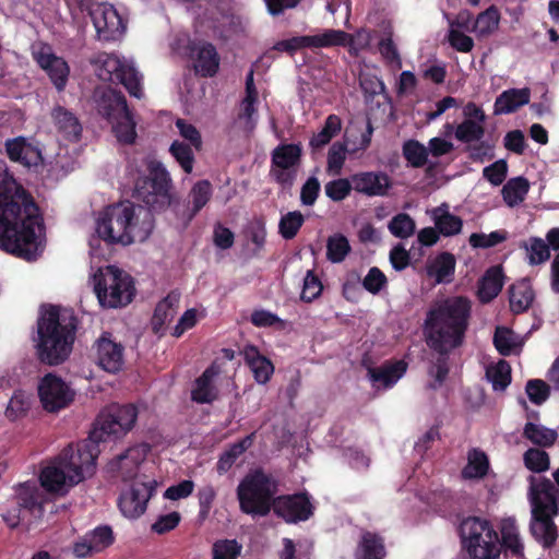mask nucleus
Segmentation results:
<instances>
[{"instance_id": "6ab92c4d", "label": "nucleus", "mask_w": 559, "mask_h": 559, "mask_svg": "<svg viewBox=\"0 0 559 559\" xmlns=\"http://www.w3.org/2000/svg\"><path fill=\"white\" fill-rule=\"evenodd\" d=\"M94 100L98 114L110 121L126 115L129 110L126 97L120 92L109 87L95 90Z\"/></svg>"}, {"instance_id": "f3484780", "label": "nucleus", "mask_w": 559, "mask_h": 559, "mask_svg": "<svg viewBox=\"0 0 559 559\" xmlns=\"http://www.w3.org/2000/svg\"><path fill=\"white\" fill-rule=\"evenodd\" d=\"M153 486L146 483H135L123 492L119 499V508L124 516L136 519L146 510V504L153 495Z\"/></svg>"}, {"instance_id": "39448f33", "label": "nucleus", "mask_w": 559, "mask_h": 559, "mask_svg": "<svg viewBox=\"0 0 559 559\" xmlns=\"http://www.w3.org/2000/svg\"><path fill=\"white\" fill-rule=\"evenodd\" d=\"M153 229L150 211L129 201L107 206L96 222V233L108 243L144 241Z\"/></svg>"}, {"instance_id": "de8ad7c7", "label": "nucleus", "mask_w": 559, "mask_h": 559, "mask_svg": "<svg viewBox=\"0 0 559 559\" xmlns=\"http://www.w3.org/2000/svg\"><path fill=\"white\" fill-rule=\"evenodd\" d=\"M112 129L119 142L124 144H132L136 138L135 122L132 119L130 110L126 115H121L114 120Z\"/></svg>"}, {"instance_id": "cd10ccee", "label": "nucleus", "mask_w": 559, "mask_h": 559, "mask_svg": "<svg viewBox=\"0 0 559 559\" xmlns=\"http://www.w3.org/2000/svg\"><path fill=\"white\" fill-rule=\"evenodd\" d=\"M406 367L403 360L388 362L378 368H369L368 376L374 386L390 388L404 374Z\"/></svg>"}, {"instance_id": "473e14b6", "label": "nucleus", "mask_w": 559, "mask_h": 559, "mask_svg": "<svg viewBox=\"0 0 559 559\" xmlns=\"http://www.w3.org/2000/svg\"><path fill=\"white\" fill-rule=\"evenodd\" d=\"M213 193L212 185L209 180H199L191 188L188 194L190 209L183 213L186 219H192L211 200Z\"/></svg>"}, {"instance_id": "a19ab883", "label": "nucleus", "mask_w": 559, "mask_h": 559, "mask_svg": "<svg viewBox=\"0 0 559 559\" xmlns=\"http://www.w3.org/2000/svg\"><path fill=\"white\" fill-rule=\"evenodd\" d=\"M342 128V121L338 116L330 115L324 122L323 128L310 140V146L313 150H320L338 134Z\"/></svg>"}, {"instance_id": "680f3d73", "label": "nucleus", "mask_w": 559, "mask_h": 559, "mask_svg": "<svg viewBox=\"0 0 559 559\" xmlns=\"http://www.w3.org/2000/svg\"><path fill=\"white\" fill-rule=\"evenodd\" d=\"M241 545L235 539L217 540L213 545V559H237Z\"/></svg>"}, {"instance_id": "e433bc0d", "label": "nucleus", "mask_w": 559, "mask_h": 559, "mask_svg": "<svg viewBox=\"0 0 559 559\" xmlns=\"http://www.w3.org/2000/svg\"><path fill=\"white\" fill-rule=\"evenodd\" d=\"M523 436L533 444L540 448H550L555 444L558 433L555 429L543 425L526 423L523 429Z\"/></svg>"}, {"instance_id": "c03bdc74", "label": "nucleus", "mask_w": 559, "mask_h": 559, "mask_svg": "<svg viewBox=\"0 0 559 559\" xmlns=\"http://www.w3.org/2000/svg\"><path fill=\"white\" fill-rule=\"evenodd\" d=\"M359 548L361 556L358 559H383L385 556L382 538L370 532L362 534Z\"/></svg>"}, {"instance_id": "412c9836", "label": "nucleus", "mask_w": 559, "mask_h": 559, "mask_svg": "<svg viewBox=\"0 0 559 559\" xmlns=\"http://www.w3.org/2000/svg\"><path fill=\"white\" fill-rule=\"evenodd\" d=\"M147 451L148 447L144 444L129 448L109 463V468L111 472L119 473L124 480L132 479L140 464L145 460Z\"/></svg>"}, {"instance_id": "6e6552de", "label": "nucleus", "mask_w": 559, "mask_h": 559, "mask_svg": "<svg viewBox=\"0 0 559 559\" xmlns=\"http://www.w3.org/2000/svg\"><path fill=\"white\" fill-rule=\"evenodd\" d=\"M94 290L99 304L107 308L127 306L134 295L131 276L114 265L99 269L95 273Z\"/></svg>"}, {"instance_id": "c9c22d12", "label": "nucleus", "mask_w": 559, "mask_h": 559, "mask_svg": "<svg viewBox=\"0 0 559 559\" xmlns=\"http://www.w3.org/2000/svg\"><path fill=\"white\" fill-rule=\"evenodd\" d=\"M509 295L510 308L515 313H521L528 309L534 299V292L525 280L512 285L509 288Z\"/></svg>"}, {"instance_id": "393cba45", "label": "nucleus", "mask_w": 559, "mask_h": 559, "mask_svg": "<svg viewBox=\"0 0 559 559\" xmlns=\"http://www.w3.org/2000/svg\"><path fill=\"white\" fill-rule=\"evenodd\" d=\"M51 117L57 131L68 141L76 142L82 134V126L76 116L68 109L58 106L53 108Z\"/></svg>"}, {"instance_id": "052dcab7", "label": "nucleus", "mask_w": 559, "mask_h": 559, "mask_svg": "<svg viewBox=\"0 0 559 559\" xmlns=\"http://www.w3.org/2000/svg\"><path fill=\"white\" fill-rule=\"evenodd\" d=\"M353 182L345 178L329 181L324 186V191L328 198L332 201L338 202L344 200L352 191Z\"/></svg>"}, {"instance_id": "a18cd8bd", "label": "nucleus", "mask_w": 559, "mask_h": 559, "mask_svg": "<svg viewBox=\"0 0 559 559\" xmlns=\"http://www.w3.org/2000/svg\"><path fill=\"white\" fill-rule=\"evenodd\" d=\"M525 467L536 474H542L550 468L549 454L538 448H530L523 454Z\"/></svg>"}, {"instance_id": "b1692460", "label": "nucleus", "mask_w": 559, "mask_h": 559, "mask_svg": "<svg viewBox=\"0 0 559 559\" xmlns=\"http://www.w3.org/2000/svg\"><path fill=\"white\" fill-rule=\"evenodd\" d=\"M531 100V90L524 88H510L503 91L497 98L493 105V115H507L516 111L520 107L528 104Z\"/></svg>"}, {"instance_id": "aec40b11", "label": "nucleus", "mask_w": 559, "mask_h": 559, "mask_svg": "<svg viewBox=\"0 0 559 559\" xmlns=\"http://www.w3.org/2000/svg\"><path fill=\"white\" fill-rule=\"evenodd\" d=\"M34 57L39 67L47 72L55 87L59 92L63 91L70 72L68 63L46 47L35 52Z\"/></svg>"}, {"instance_id": "603ef678", "label": "nucleus", "mask_w": 559, "mask_h": 559, "mask_svg": "<svg viewBox=\"0 0 559 559\" xmlns=\"http://www.w3.org/2000/svg\"><path fill=\"white\" fill-rule=\"evenodd\" d=\"M37 486L35 483L20 484L16 488V507L22 512L32 511L37 504Z\"/></svg>"}, {"instance_id": "5701e85b", "label": "nucleus", "mask_w": 559, "mask_h": 559, "mask_svg": "<svg viewBox=\"0 0 559 559\" xmlns=\"http://www.w3.org/2000/svg\"><path fill=\"white\" fill-rule=\"evenodd\" d=\"M7 154L13 162L26 167L36 166L41 162L40 151L27 143L24 138H15L5 142Z\"/></svg>"}, {"instance_id": "5fc2aeb1", "label": "nucleus", "mask_w": 559, "mask_h": 559, "mask_svg": "<svg viewBox=\"0 0 559 559\" xmlns=\"http://www.w3.org/2000/svg\"><path fill=\"white\" fill-rule=\"evenodd\" d=\"M403 155L413 167L419 168L427 163L428 147L416 140H409L403 145Z\"/></svg>"}, {"instance_id": "bb28decb", "label": "nucleus", "mask_w": 559, "mask_h": 559, "mask_svg": "<svg viewBox=\"0 0 559 559\" xmlns=\"http://www.w3.org/2000/svg\"><path fill=\"white\" fill-rule=\"evenodd\" d=\"M193 67L195 73L203 78L214 76L219 68V56L216 48L210 43L200 45L195 51Z\"/></svg>"}, {"instance_id": "0e129e2a", "label": "nucleus", "mask_w": 559, "mask_h": 559, "mask_svg": "<svg viewBox=\"0 0 559 559\" xmlns=\"http://www.w3.org/2000/svg\"><path fill=\"white\" fill-rule=\"evenodd\" d=\"M170 153L187 174L192 171L194 158L189 145L175 141L170 146Z\"/></svg>"}, {"instance_id": "4468645a", "label": "nucleus", "mask_w": 559, "mask_h": 559, "mask_svg": "<svg viewBox=\"0 0 559 559\" xmlns=\"http://www.w3.org/2000/svg\"><path fill=\"white\" fill-rule=\"evenodd\" d=\"M301 147L299 144H282L272 152L271 176L283 187H292L300 163Z\"/></svg>"}, {"instance_id": "e2e57ef3", "label": "nucleus", "mask_w": 559, "mask_h": 559, "mask_svg": "<svg viewBox=\"0 0 559 559\" xmlns=\"http://www.w3.org/2000/svg\"><path fill=\"white\" fill-rule=\"evenodd\" d=\"M525 391L532 403L540 405L549 397L550 386L543 380L533 379L527 381Z\"/></svg>"}, {"instance_id": "1a4fd4ad", "label": "nucleus", "mask_w": 559, "mask_h": 559, "mask_svg": "<svg viewBox=\"0 0 559 559\" xmlns=\"http://www.w3.org/2000/svg\"><path fill=\"white\" fill-rule=\"evenodd\" d=\"M147 170L148 175L135 186V198L153 211L165 210L171 202V179L158 160H151Z\"/></svg>"}, {"instance_id": "8fccbe9b", "label": "nucleus", "mask_w": 559, "mask_h": 559, "mask_svg": "<svg viewBox=\"0 0 559 559\" xmlns=\"http://www.w3.org/2000/svg\"><path fill=\"white\" fill-rule=\"evenodd\" d=\"M390 233L401 239L409 238L415 234V221L406 213H399L388 224Z\"/></svg>"}, {"instance_id": "79ce46f5", "label": "nucleus", "mask_w": 559, "mask_h": 559, "mask_svg": "<svg viewBox=\"0 0 559 559\" xmlns=\"http://www.w3.org/2000/svg\"><path fill=\"white\" fill-rule=\"evenodd\" d=\"M252 444V437L247 436L242 440L231 444L228 450L223 452L217 462V472L224 474L230 469L236 460Z\"/></svg>"}, {"instance_id": "9b49d317", "label": "nucleus", "mask_w": 559, "mask_h": 559, "mask_svg": "<svg viewBox=\"0 0 559 559\" xmlns=\"http://www.w3.org/2000/svg\"><path fill=\"white\" fill-rule=\"evenodd\" d=\"M93 63L96 74L100 80L119 82L131 96L142 97V75L131 62L121 60L115 55L102 52L93 60Z\"/></svg>"}, {"instance_id": "f704fd0d", "label": "nucleus", "mask_w": 559, "mask_h": 559, "mask_svg": "<svg viewBox=\"0 0 559 559\" xmlns=\"http://www.w3.org/2000/svg\"><path fill=\"white\" fill-rule=\"evenodd\" d=\"M432 218L438 231L445 237L454 236L462 230V219L451 214L445 204L432 211Z\"/></svg>"}, {"instance_id": "423d86ee", "label": "nucleus", "mask_w": 559, "mask_h": 559, "mask_svg": "<svg viewBox=\"0 0 559 559\" xmlns=\"http://www.w3.org/2000/svg\"><path fill=\"white\" fill-rule=\"evenodd\" d=\"M527 499L531 506L530 531L544 547H551L558 530L554 519L559 515V488L544 476L527 477Z\"/></svg>"}, {"instance_id": "338daca9", "label": "nucleus", "mask_w": 559, "mask_h": 559, "mask_svg": "<svg viewBox=\"0 0 559 559\" xmlns=\"http://www.w3.org/2000/svg\"><path fill=\"white\" fill-rule=\"evenodd\" d=\"M322 284L313 271L309 270L304 278V286L301 292V299L306 302H311L321 295Z\"/></svg>"}, {"instance_id": "4d7b16f0", "label": "nucleus", "mask_w": 559, "mask_h": 559, "mask_svg": "<svg viewBox=\"0 0 559 559\" xmlns=\"http://www.w3.org/2000/svg\"><path fill=\"white\" fill-rule=\"evenodd\" d=\"M347 146L342 142H334L328 153L326 170L336 176L341 174L346 159Z\"/></svg>"}, {"instance_id": "f8f14e48", "label": "nucleus", "mask_w": 559, "mask_h": 559, "mask_svg": "<svg viewBox=\"0 0 559 559\" xmlns=\"http://www.w3.org/2000/svg\"><path fill=\"white\" fill-rule=\"evenodd\" d=\"M350 35L340 29H326L321 34L296 36L274 44L273 49L290 56L304 48L345 46Z\"/></svg>"}, {"instance_id": "f257e3e1", "label": "nucleus", "mask_w": 559, "mask_h": 559, "mask_svg": "<svg viewBox=\"0 0 559 559\" xmlns=\"http://www.w3.org/2000/svg\"><path fill=\"white\" fill-rule=\"evenodd\" d=\"M134 405H111L97 417L87 439L74 449L68 445L40 473V484L49 492L64 495L95 472V461L99 454L98 443L106 437L121 436L131 430L136 421Z\"/></svg>"}, {"instance_id": "7c9ffc66", "label": "nucleus", "mask_w": 559, "mask_h": 559, "mask_svg": "<svg viewBox=\"0 0 559 559\" xmlns=\"http://www.w3.org/2000/svg\"><path fill=\"white\" fill-rule=\"evenodd\" d=\"M503 273L500 266H492L486 271L478 285V297L481 302H489L501 292Z\"/></svg>"}, {"instance_id": "4c0bfd02", "label": "nucleus", "mask_w": 559, "mask_h": 559, "mask_svg": "<svg viewBox=\"0 0 559 559\" xmlns=\"http://www.w3.org/2000/svg\"><path fill=\"white\" fill-rule=\"evenodd\" d=\"M454 255L449 252H443L427 265V274L428 276L433 277L437 283H442L448 281V278L454 273Z\"/></svg>"}, {"instance_id": "c756f323", "label": "nucleus", "mask_w": 559, "mask_h": 559, "mask_svg": "<svg viewBox=\"0 0 559 559\" xmlns=\"http://www.w3.org/2000/svg\"><path fill=\"white\" fill-rule=\"evenodd\" d=\"M218 374V369L211 366L195 380V386L191 392L192 401L204 404L211 403L217 397V392L213 385L214 378Z\"/></svg>"}, {"instance_id": "69168bd1", "label": "nucleus", "mask_w": 559, "mask_h": 559, "mask_svg": "<svg viewBox=\"0 0 559 559\" xmlns=\"http://www.w3.org/2000/svg\"><path fill=\"white\" fill-rule=\"evenodd\" d=\"M525 249L532 265L540 264L549 258L548 245L540 238H532L530 246L525 245Z\"/></svg>"}, {"instance_id": "58836bf2", "label": "nucleus", "mask_w": 559, "mask_h": 559, "mask_svg": "<svg viewBox=\"0 0 559 559\" xmlns=\"http://www.w3.org/2000/svg\"><path fill=\"white\" fill-rule=\"evenodd\" d=\"M500 14L496 7L491 5L479 13L473 23L472 32L479 37H486L498 29Z\"/></svg>"}, {"instance_id": "49530a36", "label": "nucleus", "mask_w": 559, "mask_h": 559, "mask_svg": "<svg viewBox=\"0 0 559 559\" xmlns=\"http://www.w3.org/2000/svg\"><path fill=\"white\" fill-rule=\"evenodd\" d=\"M486 377L493 390L504 391L511 382V367L506 360H499L486 370Z\"/></svg>"}, {"instance_id": "774afa93", "label": "nucleus", "mask_w": 559, "mask_h": 559, "mask_svg": "<svg viewBox=\"0 0 559 559\" xmlns=\"http://www.w3.org/2000/svg\"><path fill=\"white\" fill-rule=\"evenodd\" d=\"M508 164L504 159H499L483 169V176L491 185L500 186L507 178Z\"/></svg>"}, {"instance_id": "a878e982", "label": "nucleus", "mask_w": 559, "mask_h": 559, "mask_svg": "<svg viewBox=\"0 0 559 559\" xmlns=\"http://www.w3.org/2000/svg\"><path fill=\"white\" fill-rule=\"evenodd\" d=\"M180 300V294L177 292L169 293L155 308L152 318V330L155 334H163L165 325L173 321L177 312Z\"/></svg>"}, {"instance_id": "72a5a7b5", "label": "nucleus", "mask_w": 559, "mask_h": 559, "mask_svg": "<svg viewBox=\"0 0 559 559\" xmlns=\"http://www.w3.org/2000/svg\"><path fill=\"white\" fill-rule=\"evenodd\" d=\"M530 187V181L522 176L509 179L501 189L503 201L509 207L518 206L525 200Z\"/></svg>"}, {"instance_id": "13d9d810", "label": "nucleus", "mask_w": 559, "mask_h": 559, "mask_svg": "<svg viewBox=\"0 0 559 559\" xmlns=\"http://www.w3.org/2000/svg\"><path fill=\"white\" fill-rule=\"evenodd\" d=\"M516 336L508 328L498 326L493 335V344L497 350L503 355L509 356L516 346Z\"/></svg>"}, {"instance_id": "2f4dec72", "label": "nucleus", "mask_w": 559, "mask_h": 559, "mask_svg": "<svg viewBox=\"0 0 559 559\" xmlns=\"http://www.w3.org/2000/svg\"><path fill=\"white\" fill-rule=\"evenodd\" d=\"M257 102L258 98L243 97L234 119V127L246 134H250L255 129L258 121Z\"/></svg>"}, {"instance_id": "37998d69", "label": "nucleus", "mask_w": 559, "mask_h": 559, "mask_svg": "<svg viewBox=\"0 0 559 559\" xmlns=\"http://www.w3.org/2000/svg\"><path fill=\"white\" fill-rule=\"evenodd\" d=\"M467 460V465L462 471L464 478H481L487 474L489 463L483 451L476 449L469 451Z\"/></svg>"}, {"instance_id": "864d4df0", "label": "nucleus", "mask_w": 559, "mask_h": 559, "mask_svg": "<svg viewBox=\"0 0 559 559\" xmlns=\"http://www.w3.org/2000/svg\"><path fill=\"white\" fill-rule=\"evenodd\" d=\"M350 246L347 238L343 235H334L329 237L326 243V257L333 263L342 262L348 252Z\"/></svg>"}, {"instance_id": "c85d7f7f", "label": "nucleus", "mask_w": 559, "mask_h": 559, "mask_svg": "<svg viewBox=\"0 0 559 559\" xmlns=\"http://www.w3.org/2000/svg\"><path fill=\"white\" fill-rule=\"evenodd\" d=\"M242 354L255 381L261 384L266 383L274 371L272 362L266 357L262 356L258 348L252 345L246 346Z\"/></svg>"}, {"instance_id": "09e8293b", "label": "nucleus", "mask_w": 559, "mask_h": 559, "mask_svg": "<svg viewBox=\"0 0 559 559\" xmlns=\"http://www.w3.org/2000/svg\"><path fill=\"white\" fill-rule=\"evenodd\" d=\"M485 134L484 124L473 119H465L455 129V138L464 143L479 142Z\"/></svg>"}, {"instance_id": "7ed1b4c3", "label": "nucleus", "mask_w": 559, "mask_h": 559, "mask_svg": "<svg viewBox=\"0 0 559 559\" xmlns=\"http://www.w3.org/2000/svg\"><path fill=\"white\" fill-rule=\"evenodd\" d=\"M471 301L462 296L438 301L428 310L424 335L427 345L439 355L428 370L433 378L429 388L436 390L442 385L449 373L448 354L461 346L468 326Z\"/></svg>"}, {"instance_id": "4be33fe9", "label": "nucleus", "mask_w": 559, "mask_h": 559, "mask_svg": "<svg viewBox=\"0 0 559 559\" xmlns=\"http://www.w3.org/2000/svg\"><path fill=\"white\" fill-rule=\"evenodd\" d=\"M353 188L355 191L368 197L386 195L391 188V180L384 173L366 171L355 174L352 177Z\"/></svg>"}, {"instance_id": "2eb2a0df", "label": "nucleus", "mask_w": 559, "mask_h": 559, "mask_svg": "<svg viewBox=\"0 0 559 559\" xmlns=\"http://www.w3.org/2000/svg\"><path fill=\"white\" fill-rule=\"evenodd\" d=\"M274 513L288 523L308 520L313 513V507L307 493H296L276 497Z\"/></svg>"}, {"instance_id": "dca6fc26", "label": "nucleus", "mask_w": 559, "mask_h": 559, "mask_svg": "<svg viewBox=\"0 0 559 559\" xmlns=\"http://www.w3.org/2000/svg\"><path fill=\"white\" fill-rule=\"evenodd\" d=\"M98 38L109 41L118 39L126 26L117 10L109 4H99L91 12Z\"/></svg>"}, {"instance_id": "ea45409f", "label": "nucleus", "mask_w": 559, "mask_h": 559, "mask_svg": "<svg viewBox=\"0 0 559 559\" xmlns=\"http://www.w3.org/2000/svg\"><path fill=\"white\" fill-rule=\"evenodd\" d=\"M502 543L500 547L506 548V552L510 551L514 557L520 559L523 556V545L520 542L518 528L511 519L503 520L501 523Z\"/></svg>"}, {"instance_id": "f03ea898", "label": "nucleus", "mask_w": 559, "mask_h": 559, "mask_svg": "<svg viewBox=\"0 0 559 559\" xmlns=\"http://www.w3.org/2000/svg\"><path fill=\"white\" fill-rule=\"evenodd\" d=\"M43 233V217L33 197L5 174L0 181V248L35 260Z\"/></svg>"}, {"instance_id": "20e7f679", "label": "nucleus", "mask_w": 559, "mask_h": 559, "mask_svg": "<svg viewBox=\"0 0 559 559\" xmlns=\"http://www.w3.org/2000/svg\"><path fill=\"white\" fill-rule=\"evenodd\" d=\"M78 320L71 309L51 306L37 321L36 349L38 359L49 366L62 364L75 340Z\"/></svg>"}, {"instance_id": "6e6d98bb", "label": "nucleus", "mask_w": 559, "mask_h": 559, "mask_svg": "<svg viewBox=\"0 0 559 559\" xmlns=\"http://www.w3.org/2000/svg\"><path fill=\"white\" fill-rule=\"evenodd\" d=\"M29 405V396L23 391H15L8 403L5 416L11 420L20 418L26 414Z\"/></svg>"}, {"instance_id": "bf43d9fd", "label": "nucleus", "mask_w": 559, "mask_h": 559, "mask_svg": "<svg viewBox=\"0 0 559 559\" xmlns=\"http://www.w3.org/2000/svg\"><path fill=\"white\" fill-rule=\"evenodd\" d=\"M508 238L506 230H496L490 234L474 233L469 236L468 242L473 248H490L503 242Z\"/></svg>"}, {"instance_id": "9d476101", "label": "nucleus", "mask_w": 559, "mask_h": 559, "mask_svg": "<svg viewBox=\"0 0 559 559\" xmlns=\"http://www.w3.org/2000/svg\"><path fill=\"white\" fill-rule=\"evenodd\" d=\"M462 536L468 555L473 559H497L500 543L497 532L479 518H469L462 523Z\"/></svg>"}, {"instance_id": "ddd939ff", "label": "nucleus", "mask_w": 559, "mask_h": 559, "mask_svg": "<svg viewBox=\"0 0 559 559\" xmlns=\"http://www.w3.org/2000/svg\"><path fill=\"white\" fill-rule=\"evenodd\" d=\"M38 396L47 412L56 413L73 402L75 392L60 377L48 373L39 381Z\"/></svg>"}, {"instance_id": "a211bd4d", "label": "nucleus", "mask_w": 559, "mask_h": 559, "mask_svg": "<svg viewBox=\"0 0 559 559\" xmlns=\"http://www.w3.org/2000/svg\"><path fill=\"white\" fill-rule=\"evenodd\" d=\"M96 361L107 372L115 373L123 366V346L104 333L95 343Z\"/></svg>"}, {"instance_id": "0eeeda50", "label": "nucleus", "mask_w": 559, "mask_h": 559, "mask_svg": "<svg viewBox=\"0 0 559 559\" xmlns=\"http://www.w3.org/2000/svg\"><path fill=\"white\" fill-rule=\"evenodd\" d=\"M277 480L262 469L248 473L237 487V499L241 512L251 516H266L273 510Z\"/></svg>"}, {"instance_id": "3c124183", "label": "nucleus", "mask_w": 559, "mask_h": 559, "mask_svg": "<svg viewBox=\"0 0 559 559\" xmlns=\"http://www.w3.org/2000/svg\"><path fill=\"white\" fill-rule=\"evenodd\" d=\"M304 222L305 217L301 212H288L287 214L283 215L280 219L278 233L284 239L290 240L297 235Z\"/></svg>"}]
</instances>
